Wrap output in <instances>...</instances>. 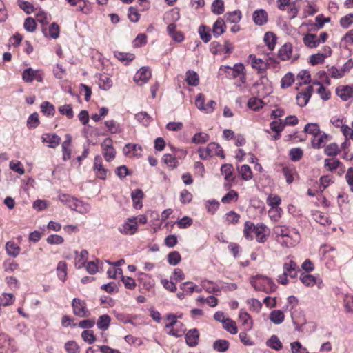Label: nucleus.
Listing matches in <instances>:
<instances>
[{
	"instance_id": "obj_8",
	"label": "nucleus",
	"mask_w": 353,
	"mask_h": 353,
	"mask_svg": "<svg viewBox=\"0 0 353 353\" xmlns=\"http://www.w3.org/2000/svg\"><path fill=\"white\" fill-rule=\"evenodd\" d=\"M335 92L343 101H347L353 97V85H338Z\"/></svg>"
},
{
	"instance_id": "obj_1",
	"label": "nucleus",
	"mask_w": 353,
	"mask_h": 353,
	"mask_svg": "<svg viewBox=\"0 0 353 353\" xmlns=\"http://www.w3.org/2000/svg\"><path fill=\"white\" fill-rule=\"evenodd\" d=\"M273 231L277 241L288 248L295 246L301 239L299 231L294 228L278 225L274 228Z\"/></svg>"
},
{
	"instance_id": "obj_36",
	"label": "nucleus",
	"mask_w": 353,
	"mask_h": 353,
	"mask_svg": "<svg viewBox=\"0 0 353 353\" xmlns=\"http://www.w3.org/2000/svg\"><path fill=\"white\" fill-rule=\"evenodd\" d=\"M266 345L276 351H280L283 348V344L276 335H272L266 341Z\"/></svg>"
},
{
	"instance_id": "obj_24",
	"label": "nucleus",
	"mask_w": 353,
	"mask_h": 353,
	"mask_svg": "<svg viewBox=\"0 0 353 353\" xmlns=\"http://www.w3.org/2000/svg\"><path fill=\"white\" fill-rule=\"evenodd\" d=\"M256 225L250 221H245L243 230V236L248 241H252L254 239L253 234H255Z\"/></svg>"
},
{
	"instance_id": "obj_46",
	"label": "nucleus",
	"mask_w": 353,
	"mask_h": 353,
	"mask_svg": "<svg viewBox=\"0 0 353 353\" xmlns=\"http://www.w3.org/2000/svg\"><path fill=\"white\" fill-rule=\"evenodd\" d=\"M238 172L239 174L241 175V178L245 181L250 180L253 176L250 167L246 164L243 165L240 168H239Z\"/></svg>"
},
{
	"instance_id": "obj_54",
	"label": "nucleus",
	"mask_w": 353,
	"mask_h": 353,
	"mask_svg": "<svg viewBox=\"0 0 353 353\" xmlns=\"http://www.w3.org/2000/svg\"><path fill=\"white\" fill-rule=\"evenodd\" d=\"M303 156V151L300 148H292L289 152V157L291 161L296 162L300 161Z\"/></svg>"
},
{
	"instance_id": "obj_33",
	"label": "nucleus",
	"mask_w": 353,
	"mask_h": 353,
	"mask_svg": "<svg viewBox=\"0 0 353 353\" xmlns=\"http://www.w3.org/2000/svg\"><path fill=\"white\" fill-rule=\"evenodd\" d=\"M110 322V316L108 314H103L99 317L97 322V326L99 330L105 331L108 329Z\"/></svg>"
},
{
	"instance_id": "obj_43",
	"label": "nucleus",
	"mask_w": 353,
	"mask_h": 353,
	"mask_svg": "<svg viewBox=\"0 0 353 353\" xmlns=\"http://www.w3.org/2000/svg\"><path fill=\"white\" fill-rule=\"evenodd\" d=\"M213 348L219 352H225L230 346V343L228 341L225 339H219L216 340L213 343Z\"/></svg>"
},
{
	"instance_id": "obj_26",
	"label": "nucleus",
	"mask_w": 353,
	"mask_h": 353,
	"mask_svg": "<svg viewBox=\"0 0 353 353\" xmlns=\"http://www.w3.org/2000/svg\"><path fill=\"white\" fill-rule=\"evenodd\" d=\"M167 30L170 36L174 41L180 43L184 40L183 33L181 31L176 30L175 23H169Z\"/></svg>"
},
{
	"instance_id": "obj_30",
	"label": "nucleus",
	"mask_w": 353,
	"mask_h": 353,
	"mask_svg": "<svg viewBox=\"0 0 353 353\" xmlns=\"http://www.w3.org/2000/svg\"><path fill=\"white\" fill-rule=\"evenodd\" d=\"M6 251L8 255L15 258L20 254L21 248L16 243L10 241L6 244Z\"/></svg>"
},
{
	"instance_id": "obj_48",
	"label": "nucleus",
	"mask_w": 353,
	"mask_h": 353,
	"mask_svg": "<svg viewBox=\"0 0 353 353\" xmlns=\"http://www.w3.org/2000/svg\"><path fill=\"white\" fill-rule=\"evenodd\" d=\"M285 319V315L281 310H276L271 312L270 314V321L274 324L281 323Z\"/></svg>"
},
{
	"instance_id": "obj_59",
	"label": "nucleus",
	"mask_w": 353,
	"mask_h": 353,
	"mask_svg": "<svg viewBox=\"0 0 353 353\" xmlns=\"http://www.w3.org/2000/svg\"><path fill=\"white\" fill-rule=\"evenodd\" d=\"M41 110L47 116H54L55 114L54 106L48 101H44L41 103Z\"/></svg>"
},
{
	"instance_id": "obj_60",
	"label": "nucleus",
	"mask_w": 353,
	"mask_h": 353,
	"mask_svg": "<svg viewBox=\"0 0 353 353\" xmlns=\"http://www.w3.org/2000/svg\"><path fill=\"white\" fill-rule=\"evenodd\" d=\"M163 162L170 168L174 169L178 166V161L174 156L170 154H165L163 157Z\"/></svg>"
},
{
	"instance_id": "obj_21",
	"label": "nucleus",
	"mask_w": 353,
	"mask_h": 353,
	"mask_svg": "<svg viewBox=\"0 0 353 353\" xmlns=\"http://www.w3.org/2000/svg\"><path fill=\"white\" fill-rule=\"evenodd\" d=\"M185 341L188 346L197 345L199 339V333L196 328L190 330L185 334Z\"/></svg>"
},
{
	"instance_id": "obj_44",
	"label": "nucleus",
	"mask_w": 353,
	"mask_h": 353,
	"mask_svg": "<svg viewBox=\"0 0 353 353\" xmlns=\"http://www.w3.org/2000/svg\"><path fill=\"white\" fill-rule=\"evenodd\" d=\"M15 301V296L12 293H3L0 296V306L7 307L12 305Z\"/></svg>"
},
{
	"instance_id": "obj_50",
	"label": "nucleus",
	"mask_w": 353,
	"mask_h": 353,
	"mask_svg": "<svg viewBox=\"0 0 353 353\" xmlns=\"http://www.w3.org/2000/svg\"><path fill=\"white\" fill-rule=\"evenodd\" d=\"M210 28L205 25H201L199 28L200 38L205 43H208L211 39Z\"/></svg>"
},
{
	"instance_id": "obj_20",
	"label": "nucleus",
	"mask_w": 353,
	"mask_h": 353,
	"mask_svg": "<svg viewBox=\"0 0 353 353\" xmlns=\"http://www.w3.org/2000/svg\"><path fill=\"white\" fill-rule=\"evenodd\" d=\"M249 59L251 61L252 67L258 71L259 74H263L267 68V63L261 59L256 58L254 55H250Z\"/></svg>"
},
{
	"instance_id": "obj_7",
	"label": "nucleus",
	"mask_w": 353,
	"mask_h": 353,
	"mask_svg": "<svg viewBox=\"0 0 353 353\" xmlns=\"http://www.w3.org/2000/svg\"><path fill=\"white\" fill-rule=\"evenodd\" d=\"M101 151L105 161L110 162L114 159L116 150L113 146V141L111 138H105L102 142Z\"/></svg>"
},
{
	"instance_id": "obj_37",
	"label": "nucleus",
	"mask_w": 353,
	"mask_h": 353,
	"mask_svg": "<svg viewBox=\"0 0 353 353\" xmlns=\"http://www.w3.org/2000/svg\"><path fill=\"white\" fill-rule=\"evenodd\" d=\"M299 279L302 283L307 287H312L318 283L317 279L309 274L301 273Z\"/></svg>"
},
{
	"instance_id": "obj_15",
	"label": "nucleus",
	"mask_w": 353,
	"mask_h": 353,
	"mask_svg": "<svg viewBox=\"0 0 353 353\" xmlns=\"http://www.w3.org/2000/svg\"><path fill=\"white\" fill-rule=\"evenodd\" d=\"M41 141L51 148H57L61 143V137L54 133H45L41 136Z\"/></svg>"
},
{
	"instance_id": "obj_62",
	"label": "nucleus",
	"mask_w": 353,
	"mask_h": 353,
	"mask_svg": "<svg viewBox=\"0 0 353 353\" xmlns=\"http://www.w3.org/2000/svg\"><path fill=\"white\" fill-rule=\"evenodd\" d=\"M266 203L270 208L279 207L281 203V199L276 194H270L266 199Z\"/></svg>"
},
{
	"instance_id": "obj_64",
	"label": "nucleus",
	"mask_w": 353,
	"mask_h": 353,
	"mask_svg": "<svg viewBox=\"0 0 353 353\" xmlns=\"http://www.w3.org/2000/svg\"><path fill=\"white\" fill-rule=\"evenodd\" d=\"M39 123V114L37 112L32 113L28 118L27 126L30 129L36 128Z\"/></svg>"
},
{
	"instance_id": "obj_32",
	"label": "nucleus",
	"mask_w": 353,
	"mask_h": 353,
	"mask_svg": "<svg viewBox=\"0 0 353 353\" xmlns=\"http://www.w3.org/2000/svg\"><path fill=\"white\" fill-rule=\"evenodd\" d=\"M221 172L224 175L225 181H234V168L231 164L225 163L222 165L221 168Z\"/></svg>"
},
{
	"instance_id": "obj_51",
	"label": "nucleus",
	"mask_w": 353,
	"mask_h": 353,
	"mask_svg": "<svg viewBox=\"0 0 353 353\" xmlns=\"http://www.w3.org/2000/svg\"><path fill=\"white\" fill-rule=\"evenodd\" d=\"M264 41L267 45L268 49L270 50H273L275 48L276 37L274 33L268 32L265 33L264 36Z\"/></svg>"
},
{
	"instance_id": "obj_38",
	"label": "nucleus",
	"mask_w": 353,
	"mask_h": 353,
	"mask_svg": "<svg viewBox=\"0 0 353 353\" xmlns=\"http://www.w3.org/2000/svg\"><path fill=\"white\" fill-rule=\"evenodd\" d=\"M239 199V194L234 190H230L229 192L222 197L221 202L223 204L236 203Z\"/></svg>"
},
{
	"instance_id": "obj_12",
	"label": "nucleus",
	"mask_w": 353,
	"mask_h": 353,
	"mask_svg": "<svg viewBox=\"0 0 353 353\" xmlns=\"http://www.w3.org/2000/svg\"><path fill=\"white\" fill-rule=\"evenodd\" d=\"M93 168L95 174L99 179L103 180L106 179L108 170L103 167V160L101 156L97 155L95 157Z\"/></svg>"
},
{
	"instance_id": "obj_29",
	"label": "nucleus",
	"mask_w": 353,
	"mask_h": 353,
	"mask_svg": "<svg viewBox=\"0 0 353 353\" xmlns=\"http://www.w3.org/2000/svg\"><path fill=\"white\" fill-rule=\"evenodd\" d=\"M341 165H343L342 163L334 157L324 160V168L327 171L334 172Z\"/></svg>"
},
{
	"instance_id": "obj_5",
	"label": "nucleus",
	"mask_w": 353,
	"mask_h": 353,
	"mask_svg": "<svg viewBox=\"0 0 353 353\" xmlns=\"http://www.w3.org/2000/svg\"><path fill=\"white\" fill-rule=\"evenodd\" d=\"M198 153L200 158L203 160L214 156L222 159L225 158L224 152L221 146L215 142L210 143L205 148H199Z\"/></svg>"
},
{
	"instance_id": "obj_23",
	"label": "nucleus",
	"mask_w": 353,
	"mask_h": 353,
	"mask_svg": "<svg viewBox=\"0 0 353 353\" xmlns=\"http://www.w3.org/2000/svg\"><path fill=\"white\" fill-rule=\"evenodd\" d=\"M68 207L81 214H85L90 210V205L83 201L74 199L72 203H68Z\"/></svg>"
},
{
	"instance_id": "obj_42",
	"label": "nucleus",
	"mask_w": 353,
	"mask_h": 353,
	"mask_svg": "<svg viewBox=\"0 0 353 353\" xmlns=\"http://www.w3.org/2000/svg\"><path fill=\"white\" fill-rule=\"evenodd\" d=\"M185 81L189 85L196 86L199 83V75L194 71L188 70L185 74Z\"/></svg>"
},
{
	"instance_id": "obj_63",
	"label": "nucleus",
	"mask_w": 353,
	"mask_h": 353,
	"mask_svg": "<svg viewBox=\"0 0 353 353\" xmlns=\"http://www.w3.org/2000/svg\"><path fill=\"white\" fill-rule=\"evenodd\" d=\"M248 106L250 109L256 111L262 108L263 101L260 99L252 97L249 99Z\"/></svg>"
},
{
	"instance_id": "obj_9",
	"label": "nucleus",
	"mask_w": 353,
	"mask_h": 353,
	"mask_svg": "<svg viewBox=\"0 0 353 353\" xmlns=\"http://www.w3.org/2000/svg\"><path fill=\"white\" fill-rule=\"evenodd\" d=\"M292 45L290 43H285L281 46L279 50L278 57L281 61H288L292 58L296 60L299 58V55L296 54L292 55Z\"/></svg>"
},
{
	"instance_id": "obj_58",
	"label": "nucleus",
	"mask_w": 353,
	"mask_h": 353,
	"mask_svg": "<svg viewBox=\"0 0 353 353\" xmlns=\"http://www.w3.org/2000/svg\"><path fill=\"white\" fill-rule=\"evenodd\" d=\"M114 57L119 60L120 61L124 62L126 61V63H128L129 61H132L135 56L134 54L128 53V52H121L115 51L114 52Z\"/></svg>"
},
{
	"instance_id": "obj_45",
	"label": "nucleus",
	"mask_w": 353,
	"mask_h": 353,
	"mask_svg": "<svg viewBox=\"0 0 353 353\" xmlns=\"http://www.w3.org/2000/svg\"><path fill=\"white\" fill-rule=\"evenodd\" d=\"M223 327L232 334H236L238 332L236 322L230 318H226L223 321Z\"/></svg>"
},
{
	"instance_id": "obj_52",
	"label": "nucleus",
	"mask_w": 353,
	"mask_h": 353,
	"mask_svg": "<svg viewBox=\"0 0 353 353\" xmlns=\"http://www.w3.org/2000/svg\"><path fill=\"white\" fill-rule=\"evenodd\" d=\"M283 210L281 207L270 208L268 210V215L270 219L274 222H277L281 217Z\"/></svg>"
},
{
	"instance_id": "obj_10",
	"label": "nucleus",
	"mask_w": 353,
	"mask_h": 353,
	"mask_svg": "<svg viewBox=\"0 0 353 353\" xmlns=\"http://www.w3.org/2000/svg\"><path fill=\"white\" fill-rule=\"evenodd\" d=\"M22 79L26 83H32L34 80L41 82L43 81V75L39 70H34L31 68H28L23 70Z\"/></svg>"
},
{
	"instance_id": "obj_39",
	"label": "nucleus",
	"mask_w": 353,
	"mask_h": 353,
	"mask_svg": "<svg viewBox=\"0 0 353 353\" xmlns=\"http://www.w3.org/2000/svg\"><path fill=\"white\" fill-rule=\"evenodd\" d=\"M341 152V148L336 143H332L324 148V153L329 157H334Z\"/></svg>"
},
{
	"instance_id": "obj_2",
	"label": "nucleus",
	"mask_w": 353,
	"mask_h": 353,
	"mask_svg": "<svg viewBox=\"0 0 353 353\" xmlns=\"http://www.w3.org/2000/svg\"><path fill=\"white\" fill-rule=\"evenodd\" d=\"M219 71L220 72H223L225 74V77L229 79L239 78L238 81L235 84L237 87H241L246 84V70L244 65L241 63H235L233 67L222 65Z\"/></svg>"
},
{
	"instance_id": "obj_4",
	"label": "nucleus",
	"mask_w": 353,
	"mask_h": 353,
	"mask_svg": "<svg viewBox=\"0 0 353 353\" xmlns=\"http://www.w3.org/2000/svg\"><path fill=\"white\" fill-rule=\"evenodd\" d=\"M250 283L256 291L263 292L266 294L274 292L276 288L270 278L261 274L251 276Z\"/></svg>"
},
{
	"instance_id": "obj_35",
	"label": "nucleus",
	"mask_w": 353,
	"mask_h": 353,
	"mask_svg": "<svg viewBox=\"0 0 353 353\" xmlns=\"http://www.w3.org/2000/svg\"><path fill=\"white\" fill-rule=\"evenodd\" d=\"M180 288L186 294H191L194 291L197 292H201V289L199 288V286L192 282H184L180 285Z\"/></svg>"
},
{
	"instance_id": "obj_40",
	"label": "nucleus",
	"mask_w": 353,
	"mask_h": 353,
	"mask_svg": "<svg viewBox=\"0 0 353 353\" xmlns=\"http://www.w3.org/2000/svg\"><path fill=\"white\" fill-rule=\"evenodd\" d=\"M67 264L65 261H59L57 267V274L58 278L64 282L67 278Z\"/></svg>"
},
{
	"instance_id": "obj_47",
	"label": "nucleus",
	"mask_w": 353,
	"mask_h": 353,
	"mask_svg": "<svg viewBox=\"0 0 353 353\" xmlns=\"http://www.w3.org/2000/svg\"><path fill=\"white\" fill-rule=\"evenodd\" d=\"M334 183L333 176L331 175H323L319 179V190L323 192L329 185Z\"/></svg>"
},
{
	"instance_id": "obj_17",
	"label": "nucleus",
	"mask_w": 353,
	"mask_h": 353,
	"mask_svg": "<svg viewBox=\"0 0 353 353\" xmlns=\"http://www.w3.org/2000/svg\"><path fill=\"white\" fill-rule=\"evenodd\" d=\"M150 77V70L148 68L143 67L137 72L134 80L137 84L141 85L147 83Z\"/></svg>"
},
{
	"instance_id": "obj_31",
	"label": "nucleus",
	"mask_w": 353,
	"mask_h": 353,
	"mask_svg": "<svg viewBox=\"0 0 353 353\" xmlns=\"http://www.w3.org/2000/svg\"><path fill=\"white\" fill-rule=\"evenodd\" d=\"M98 85L100 88L108 90L112 88L113 83L112 79L106 74H99Z\"/></svg>"
},
{
	"instance_id": "obj_28",
	"label": "nucleus",
	"mask_w": 353,
	"mask_h": 353,
	"mask_svg": "<svg viewBox=\"0 0 353 353\" xmlns=\"http://www.w3.org/2000/svg\"><path fill=\"white\" fill-rule=\"evenodd\" d=\"M131 196L133 202V206L136 209H141L143 206L142 200L143 198V192L140 189H136L131 192Z\"/></svg>"
},
{
	"instance_id": "obj_56",
	"label": "nucleus",
	"mask_w": 353,
	"mask_h": 353,
	"mask_svg": "<svg viewBox=\"0 0 353 353\" xmlns=\"http://www.w3.org/2000/svg\"><path fill=\"white\" fill-rule=\"evenodd\" d=\"M254 22H267L268 13L263 9L254 11L252 15Z\"/></svg>"
},
{
	"instance_id": "obj_6",
	"label": "nucleus",
	"mask_w": 353,
	"mask_h": 353,
	"mask_svg": "<svg viewBox=\"0 0 353 353\" xmlns=\"http://www.w3.org/2000/svg\"><path fill=\"white\" fill-rule=\"evenodd\" d=\"M73 313L79 317H88L90 315V311L87 309V304L85 301L78 298L73 299L72 301Z\"/></svg>"
},
{
	"instance_id": "obj_13",
	"label": "nucleus",
	"mask_w": 353,
	"mask_h": 353,
	"mask_svg": "<svg viewBox=\"0 0 353 353\" xmlns=\"http://www.w3.org/2000/svg\"><path fill=\"white\" fill-rule=\"evenodd\" d=\"M330 139V136L325 132H321L319 134L313 137L311 140V145L313 148L320 149L325 146Z\"/></svg>"
},
{
	"instance_id": "obj_57",
	"label": "nucleus",
	"mask_w": 353,
	"mask_h": 353,
	"mask_svg": "<svg viewBox=\"0 0 353 353\" xmlns=\"http://www.w3.org/2000/svg\"><path fill=\"white\" fill-rule=\"evenodd\" d=\"M105 125L108 128V130L111 134L119 133L121 131L120 125L114 120H109L105 122Z\"/></svg>"
},
{
	"instance_id": "obj_27",
	"label": "nucleus",
	"mask_w": 353,
	"mask_h": 353,
	"mask_svg": "<svg viewBox=\"0 0 353 353\" xmlns=\"http://www.w3.org/2000/svg\"><path fill=\"white\" fill-rule=\"evenodd\" d=\"M239 319L241 322V325L245 330H250L252 329L253 322L250 315L248 312L240 311Z\"/></svg>"
},
{
	"instance_id": "obj_14",
	"label": "nucleus",
	"mask_w": 353,
	"mask_h": 353,
	"mask_svg": "<svg viewBox=\"0 0 353 353\" xmlns=\"http://www.w3.org/2000/svg\"><path fill=\"white\" fill-rule=\"evenodd\" d=\"M125 155L139 158L142 156V148L138 144L127 143L123 149Z\"/></svg>"
},
{
	"instance_id": "obj_55",
	"label": "nucleus",
	"mask_w": 353,
	"mask_h": 353,
	"mask_svg": "<svg viewBox=\"0 0 353 353\" xmlns=\"http://www.w3.org/2000/svg\"><path fill=\"white\" fill-rule=\"evenodd\" d=\"M65 350L67 353H80L81 348L75 341H68L65 343Z\"/></svg>"
},
{
	"instance_id": "obj_34",
	"label": "nucleus",
	"mask_w": 353,
	"mask_h": 353,
	"mask_svg": "<svg viewBox=\"0 0 353 353\" xmlns=\"http://www.w3.org/2000/svg\"><path fill=\"white\" fill-rule=\"evenodd\" d=\"M313 219L316 222L324 226L330 225L332 223L330 218L327 214L321 212L314 213L313 214Z\"/></svg>"
},
{
	"instance_id": "obj_3",
	"label": "nucleus",
	"mask_w": 353,
	"mask_h": 353,
	"mask_svg": "<svg viewBox=\"0 0 353 353\" xmlns=\"http://www.w3.org/2000/svg\"><path fill=\"white\" fill-rule=\"evenodd\" d=\"M283 274L278 276L277 281L281 285H286L289 283L288 277L291 279L297 278L298 273L300 270L296 262L292 259V257L289 256L283 263Z\"/></svg>"
},
{
	"instance_id": "obj_53",
	"label": "nucleus",
	"mask_w": 353,
	"mask_h": 353,
	"mask_svg": "<svg viewBox=\"0 0 353 353\" xmlns=\"http://www.w3.org/2000/svg\"><path fill=\"white\" fill-rule=\"evenodd\" d=\"M170 330L168 332V334L170 336H173L175 337H181L185 333V326L181 323L179 322L178 326H174L173 327H170Z\"/></svg>"
},
{
	"instance_id": "obj_11",
	"label": "nucleus",
	"mask_w": 353,
	"mask_h": 353,
	"mask_svg": "<svg viewBox=\"0 0 353 353\" xmlns=\"http://www.w3.org/2000/svg\"><path fill=\"white\" fill-rule=\"evenodd\" d=\"M312 92L313 88L312 85H309L305 90L299 92L296 97L297 105L300 107L305 106L311 98Z\"/></svg>"
},
{
	"instance_id": "obj_49",
	"label": "nucleus",
	"mask_w": 353,
	"mask_h": 353,
	"mask_svg": "<svg viewBox=\"0 0 353 353\" xmlns=\"http://www.w3.org/2000/svg\"><path fill=\"white\" fill-rule=\"evenodd\" d=\"M141 285L143 290L150 291L154 286V281L148 274L143 273L141 278Z\"/></svg>"
},
{
	"instance_id": "obj_25",
	"label": "nucleus",
	"mask_w": 353,
	"mask_h": 353,
	"mask_svg": "<svg viewBox=\"0 0 353 353\" xmlns=\"http://www.w3.org/2000/svg\"><path fill=\"white\" fill-rule=\"evenodd\" d=\"M72 143V137L70 134L66 135V139L63 142L61 145L62 152H63V160L66 161L71 158L72 150L70 145Z\"/></svg>"
},
{
	"instance_id": "obj_22",
	"label": "nucleus",
	"mask_w": 353,
	"mask_h": 353,
	"mask_svg": "<svg viewBox=\"0 0 353 353\" xmlns=\"http://www.w3.org/2000/svg\"><path fill=\"white\" fill-rule=\"evenodd\" d=\"M138 228L136 223L127 221L119 227L118 230L125 235H133L137 232Z\"/></svg>"
},
{
	"instance_id": "obj_19",
	"label": "nucleus",
	"mask_w": 353,
	"mask_h": 353,
	"mask_svg": "<svg viewBox=\"0 0 353 353\" xmlns=\"http://www.w3.org/2000/svg\"><path fill=\"white\" fill-rule=\"evenodd\" d=\"M289 0H278V7L281 10H284L285 7L288 8V11L289 12V17L290 19H293L297 12H298V8H297V3H288Z\"/></svg>"
},
{
	"instance_id": "obj_18",
	"label": "nucleus",
	"mask_w": 353,
	"mask_h": 353,
	"mask_svg": "<svg viewBox=\"0 0 353 353\" xmlns=\"http://www.w3.org/2000/svg\"><path fill=\"white\" fill-rule=\"evenodd\" d=\"M255 238L259 243H264L266 241L269 235L268 227L263 223L256 225Z\"/></svg>"
},
{
	"instance_id": "obj_61",
	"label": "nucleus",
	"mask_w": 353,
	"mask_h": 353,
	"mask_svg": "<svg viewBox=\"0 0 353 353\" xmlns=\"http://www.w3.org/2000/svg\"><path fill=\"white\" fill-rule=\"evenodd\" d=\"M224 17L227 22H238L241 19V12L239 10L227 12Z\"/></svg>"
},
{
	"instance_id": "obj_16",
	"label": "nucleus",
	"mask_w": 353,
	"mask_h": 353,
	"mask_svg": "<svg viewBox=\"0 0 353 353\" xmlns=\"http://www.w3.org/2000/svg\"><path fill=\"white\" fill-rule=\"evenodd\" d=\"M282 173L285 178L286 183L291 184L294 181L295 177H298L299 174L296 169L293 165H285L282 166Z\"/></svg>"
},
{
	"instance_id": "obj_41",
	"label": "nucleus",
	"mask_w": 353,
	"mask_h": 353,
	"mask_svg": "<svg viewBox=\"0 0 353 353\" xmlns=\"http://www.w3.org/2000/svg\"><path fill=\"white\" fill-rule=\"evenodd\" d=\"M304 44L309 48H316L319 43L320 41L318 39L316 35L312 34H307L303 39Z\"/></svg>"
}]
</instances>
